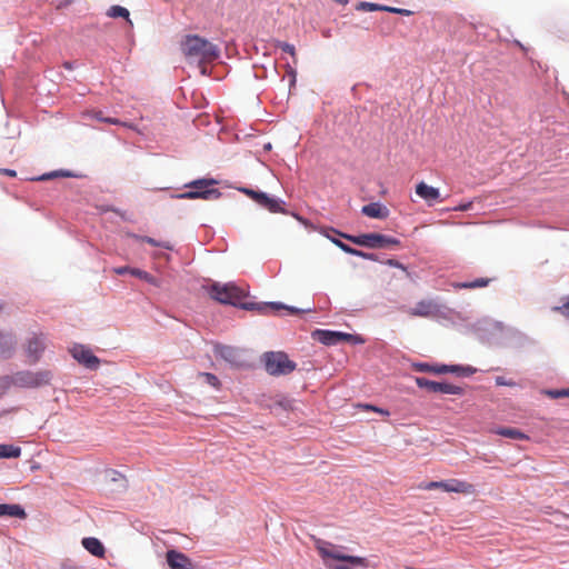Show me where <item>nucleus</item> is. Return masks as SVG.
Returning <instances> with one entry per match:
<instances>
[{
    "label": "nucleus",
    "mask_w": 569,
    "mask_h": 569,
    "mask_svg": "<svg viewBox=\"0 0 569 569\" xmlns=\"http://www.w3.org/2000/svg\"><path fill=\"white\" fill-rule=\"evenodd\" d=\"M108 16L112 18H124L128 20L129 11L121 6H112L108 11Z\"/></svg>",
    "instance_id": "nucleus-28"
},
{
    "label": "nucleus",
    "mask_w": 569,
    "mask_h": 569,
    "mask_svg": "<svg viewBox=\"0 0 569 569\" xmlns=\"http://www.w3.org/2000/svg\"><path fill=\"white\" fill-rule=\"evenodd\" d=\"M416 193L421 199H423L429 206H432L435 202L441 201L439 189L428 186L423 181L419 182L416 186Z\"/></svg>",
    "instance_id": "nucleus-16"
},
{
    "label": "nucleus",
    "mask_w": 569,
    "mask_h": 569,
    "mask_svg": "<svg viewBox=\"0 0 569 569\" xmlns=\"http://www.w3.org/2000/svg\"><path fill=\"white\" fill-rule=\"evenodd\" d=\"M57 176L69 177V176H70V173H68V172H66V173H64V172H61V173H59V172H52V173L43 174V176L40 178V180H47V179H50V178H52V177H57Z\"/></svg>",
    "instance_id": "nucleus-40"
},
{
    "label": "nucleus",
    "mask_w": 569,
    "mask_h": 569,
    "mask_svg": "<svg viewBox=\"0 0 569 569\" xmlns=\"http://www.w3.org/2000/svg\"><path fill=\"white\" fill-rule=\"evenodd\" d=\"M416 383L419 388L427 389L430 392H439V393H446V395H462L463 389L459 386H455L447 382H437L429 380L425 377H417Z\"/></svg>",
    "instance_id": "nucleus-10"
},
{
    "label": "nucleus",
    "mask_w": 569,
    "mask_h": 569,
    "mask_svg": "<svg viewBox=\"0 0 569 569\" xmlns=\"http://www.w3.org/2000/svg\"><path fill=\"white\" fill-rule=\"evenodd\" d=\"M316 549L320 555L325 566L329 569H350V567L347 565L335 563L336 561L347 562L352 566H359L362 568H367L369 566L366 558L345 555L341 552L342 547H338L325 540H318L316 542Z\"/></svg>",
    "instance_id": "nucleus-2"
},
{
    "label": "nucleus",
    "mask_w": 569,
    "mask_h": 569,
    "mask_svg": "<svg viewBox=\"0 0 569 569\" xmlns=\"http://www.w3.org/2000/svg\"><path fill=\"white\" fill-rule=\"evenodd\" d=\"M166 559L171 569H194L191 559L180 551H167Z\"/></svg>",
    "instance_id": "nucleus-14"
},
{
    "label": "nucleus",
    "mask_w": 569,
    "mask_h": 569,
    "mask_svg": "<svg viewBox=\"0 0 569 569\" xmlns=\"http://www.w3.org/2000/svg\"><path fill=\"white\" fill-rule=\"evenodd\" d=\"M471 207H472V202H466V203L459 204L453 210H456V211H468V210L471 209Z\"/></svg>",
    "instance_id": "nucleus-41"
},
{
    "label": "nucleus",
    "mask_w": 569,
    "mask_h": 569,
    "mask_svg": "<svg viewBox=\"0 0 569 569\" xmlns=\"http://www.w3.org/2000/svg\"><path fill=\"white\" fill-rule=\"evenodd\" d=\"M21 455V448L13 445H0V458H18Z\"/></svg>",
    "instance_id": "nucleus-27"
},
{
    "label": "nucleus",
    "mask_w": 569,
    "mask_h": 569,
    "mask_svg": "<svg viewBox=\"0 0 569 569\" xmlns=\"http://www.w3.org/2000/svg\"><path fill=\"white\" fill-rule=\"evenodd\" d=\"M82 545L91 555L96 557H103L104 547L99 539L93 537L84 538L82 540Z\"/></svg>",
    "instance_id": "nucleus-21"
},
{
    "label": "nucleus",
    "mask_w": 569,
    "mask_h": 569,
    "mask_svg": "<svg viewBox=\"0 0 569 569\" xmlns=\"http://www.w3.org/2000/svg\"><path fill=\"white\" fill-rule=\"evenodd\" d=\"M0 517H14L26 519L27 513L20 505H0Z\"/></svg>",
    "instance_id": "nucleus-20"
},
{
    "label": "nucleus",
    "mask_w": 569,
    "mask_h": 569,
    "mask_svg": "<svg viewBox=\"0 0 569 569\" xmlns=\"http://www.w3.org/2000/svg\"><path fill=\"white\" fill-rule=\"evenodd\" d=\"M132 239L136 241L147 242L153 247H160L164 248L167 250H172V246L167 241H157L153 238L147 237V236H138V234H130Z\"/></svg>",
    "instance_id": "nucleus-26"
},
{
    "label": "nucleus",
    "mask_w": 569,
    "mask_h": 569,
    "mask_svg": "<svg viewBox=\"0 0 569 569\" xmlns=\"http://www.w3.org/2000/svg\"><path fill=\"white\" fill-rule=\"evenodd\" d=\"M496 385L497 386H508V387H513L516 386V383L511 380H506L503 377H497L496 378Z\"/></svg>",
    "instance_id": "nucleus-39"
},
{
    "label": "nucleus",
    "mask_w": 569,
    "mask_h": 569,
    "mask_svg": "<svg viewBox=\"0 0 569 569\" xmlns=\"http://www.w3.org/2000/svg\"><path fill=\"white\" fill-rule=\"evenodd\" d=\"M318 335H319L320 341L328 346L337 345L341 341H349L352 338V336L349 333L329 331V330L318 331Z\"/></svg>",
    "instance_id": "nucleus-17"
},
{
    "label": "nucleus",
    "mask_w": 569,
    "mask_h": 569,
    "mask_svg": "<svg viewBox=\"0 0 569 569\" xmlns=\"http://www.w3.org/2000/svg\"><path fill=\"white\" fill-rule=\"evenodd\" d=\"M203 289L209 295V297L220 303L223 305H231L234 307H240L246 310H252L257 309L261 313H268L271 311H278L280 309H286L290 311L291 313H298L299 310L292 307H287L281 303H266V305H256V303H248L243 302V299L248 296V292L236 286L232 282L229 283H220V282H213L208 286H203Z\"/></svg>",
    "instance_id": "nucleus-1"
},
{
    "label": "nucleus",
    "mask_w": 569,
    "mask_h": 569,
    "mask_svg": "<svg viewBox=\"0 0 569 569\" xmlns=\"http://www.w3.org/2000/svg\"><path fill=\"white\" fill-rule=\"evenodd\" d=\"M383 11L393 12V13H398V14H402V16H410L411 14L410 10L399 9V8L388 7V6H386V8H383Z\"/></svg>",
    "instance_id": "nucleus-37"
},
{
    "label": "nucleus",
    "mask_w": 569,
    "mask_h": 569,
    "mask_svg": "<svg viewBox=\"0 0 569 569\" xmlns=\"http://www.w3.org/2000/svg\"><path fill=\"white\" fill-rule=\"evenodd\" d=\"M491 282L490 278H478L473 281L457 282L453 283L456 289H477L487 287Z\"/></svg>",
    "instance_id": "nucleus-24"
},
{
    "label": "nucleus",
    "mask_w": 569,
    "mask_h": 569,
    "mask_svg": "<svg viewBox=\"0 0 569 569\" xmlns=\"http://www.w3.org/2000/svg\"><path fill=\"white\" fill-rule=\"evenodd\" d=\"M547 393L555 399L562 398V397H569V388L562 389V390H550L547 391Z\"/></svg>",
    "instance_id": "nucleus-35"
},
{
    "label": "nucleus",
    "mask_w": 569,
    "mask_h": 569,
    "mask_svg": "<svg viewBox=\"0 0 569 569\" xmlns=\"http://www.w3.org/2000/svg\"><path fill=\"white\" fill-rule=\"evenodd\" d=\"M366 408H367V409H369V410H372V411L379 412V413H381V415H386V416H388V415H389V412H388V411H386V410H383V409H381V408H377V407H375V406H370V405H368V406H366Z\"/></svg>",
    "instance_id": "nucleus-44"
},
{
    "label": "nucleus",
    "mask_w": 569,
    "mask_h": 569,
    "mask_svg": "<svg viewBox=\"0 0 569 569\" xmlns=\"http://www.w3.org/2000/svg\"><path fill=\"white\" fill-rule=\"evenodd\" d=\"M443 491L462 495H473L476 492V488L470 482L452 478L443 480Z\"/></svg>",
    "instance_id": "nucleus-15"
},
{
    "label": "nucleus",
    "mask_w": 569,
    "mask_h": 569,
    "mask_svg": "<svg viewBox=\"0 0 569 569\" xmlns=\"http://www.w3.org/2000/svg\"><path fill=\"white\" fill-rule=\"evenodd\" d=\"M264 369L270 376H286L296 370V362L291 361L282 351H269L263 353Z\"/></svg>",
    "instance_id": "nucleus-6"
},
{
    "label": "nucleus",
    "mask_w": 569,
    "mask_h": 569,
    "mask_svg": "<svg viewBox=\"0 0 569 569\" xmlns=\"http://www.w3.org/2000/svg\"><path fill=\"white\" fill-rule=\"evenodd\" d=\"M417 368L421 372H431L436 375L455 373L458 376H470L476 372V369L471 367H463L458 365L419 363Z\"/></svg>",
    "instance_id": "nucleus-9"
},
{
    "label": "nucleus",
    "mask_w": 569,
    "mask_h": 569,
    "mask_svg": "<svg viewBox=\"0 0 569 569\" xmlns=\"http://www.w3.org/2000/svg\"><path fill=\"white\" fill-rule=\"evenodd\" d=\"M243 194L249 197L256 203L261 206L262 208L269 210L272 213H284V209L281 207V201L269 197L267 193L261 191H256L250 188H240L239 189Z\"/></svg>",
    "instance_id": "nucleus-8"
},
{
    "label": "nucleus",
    "mask_w": 569,
    "mask_h": 569,
    "mask_svg": "<svg viewBox=\"0 0 569 569\" xmlns=\"http://www.w3.org/2000/svg\"><path fill=\"white\" fill-rule=\"evenodd\" d=\"M278 48H280L286 53H289L293 58V63H297L295 46L287 43V42H279Z\"/></svg>",
    "instance_id": "nucleus-32"
},
{
    "label": "nucleus",
    "mask_w": 569,
    "mask_h": 569,
    "mask_svg": "<svg viewBox=\"0 0 569 569\" xmlns=\"http://www.w3.org/2000/svg\"><path fill=\"white\" fill-rule=\"evenodd\" d=\"M419 489H422V490L441 489V490H443V481L422 482L419 485Z\"/></svg>",
    "instance_id": "nucleus-33"
},
{
    "label": "nucleus",
    "mask_w": 569,
    "mask_h": 569,
    "mask_svg": "<svg viewBox=\"0 0 569 569\" xmlns=\"http://www.w3.org/2000/svg\"><path fill=\"white\" fill-rule=\"evenodd\" d=\"M383 8H386V6H380V4L372 3V2H360L358 6V9L365 10V11H378V10L383 11Z\"/></svg>",
    "instance_id": "nucleus-31"
},
{
    "label": "nucleus",
    "mask_w": 569,
    "mask_h": 569,
    "mask_svg": "<svg viewBox=\"0 0 569 569\" xmlns=\"http://www.w3.org/2000/svg\"><path fill=\"white\" fill-rule=\"evenodd\" d=\"M10 390L9 380L7 378V375L0 376V399L7 395V392Z\"/></svg>",
    "instance_id": "nucleus-34"
},
{
    "label": "nucleus",
    "mask_w": 569,
    "mask_h": 569,
    "mask_svg": "<svg viewBox=\"0 0 569 569\" xmlns=\"http://www.w3.org/2000/svg\"><path fill=\"white\" fill-rule=\"evenodd\" d=\"M113 271L117 274H126V273H130L131 268L130 267H118V268H114Z\"/></svg>",
    "instance_id": "nucleus-42"
},
{
    "label": "nucleus",
    "mask_w": 569,
    "mask_h": 569,
    "mask_svg": "<svg viewBox=\"0 0 569 569\" xmlns=\"http://www.w3.org/2000/svg\"><path fill=\"white\" fill-rule=\"evenodd\" d=\"M17 340L11 333L0 331V359H8L12 356Z\"/></svg>",
    "instance_id": "nucleus-18"
},
{
    "label": "nucleus",
    "mask_w": 569,
    "mask_h": 569,
    "mask_svg": "<svg viewBox=\"0 0 569 569\" xmlns=\"http://www.w3.org/2000/svg\"><path fill=\"white\" fill-rule=\"evenodd\" d=\"M96 119H98L99 121H102V119H106L104 117H102V112H97L94 114Z\"/></svg>",
    "instance_id": "nucleus-47"
},
{
    "label": "nucleus",
    "mask_w": 569,
    "mask_h": 569,
    "mask_svg": "<svg viewBox=\"0 0 569 569\" xmlns=\"http://www.w3.org/2000/svg\"><path fill=\"white\" fill-rule=\"evenodd\" d=\"M286 72L290 78V86H295L297 79V71L291 66L287 64Z\"/></svg>",
    "instance_id": "nucleus-38"
},
{
    "label": "nucleus",
    "mask_w": 569,
    "mask_h": 569,
    "mask_svg": "<svg viewBox=\"0 0 569 569\" xmlns=\"http://www.w3.org/2000/svg\"><path fill=\"white\" fill-rule=\"evenodd\" d=\"M217 184L213 179H198L186 184L190 188V191L182 192L173 196L176 199H203V200H216L219 199L221 192L212 186Z\"/></svg>",
    "instance_id": "nucleus-5"
},
{
    "label": "nucleus",
    "mask_w": 569,
    "mask_h": 569,
    "mask_svg": "<svg viewBox=\"0 0 569 569\" xmlns=\"http://www.w3.org/2000/svg\"><path fill=\"white\" fill-rule=\"evenodd\" d=\"M46 349V337L40 335H33L31 338L28 339L26 343V353L27 357L30 359V362L34 363L37 362L42 352Z\"/></svg>",
    "instance_id": "nucleus-11"
},
{
    "label": "nucleus",
    "mask_w": 569,
    "mask_h": 569,
    "mask_svg": "<svg viewBox=\"0 0 569 569\" xmlns=\"http://www.w3.org/2000/svg\"><path fill=\"white\" fill-rule=\"evenodd\" d=\"M130 274L138 277L147 282H150V283L154 282V278L150 273H148L143 270L137 269V268H131Z\"/></svg>",
    "instance_id": "nucleus-30"
},
{
    "label": "nucleus",
    "mask_w": 569,
    "mask_h": 569,
    "mask_svg": "<svg viewBox=\"0 0 569 569\" xmlns=\"http://www.w3.org/2000/svg\"><path fill=\"white\" fill-rule=\"evenodd\" d=\"M70 352L78 362L84 365L88 368L92 369L99 366V359L82 345H74L70 349Z\"/></svg>",
    "instance_id": "nucleus-12"
},
{
    "label": "nucleus",
    "mask_w": 569,
    "mask_h": 569,
    "mask_svg": "<svg viewBox=\"0 0 569 569\" xmlns=\"http://www.w3.org/2000/svg\"><path fill=\"white\" fill-rule=\"evenodd\" d=\"M102 122H107V123H110V124H122V126H127V123H123V122H120L118 119L116 118H106V119H102Z\"/></svg>",
    "instance_id": "nucleus-43"
},
{
    "label": "nucleus",
    "mask_w": 569,
    "mask_h": 569,
    "mask_svg": "<svg viewBox=\"0 0 569 569\" xmlns=\"http://www.w3.org/2000/svg\"><path fill=\"white\" fill-rule=\"evenodd\" d=\"M335 232L355 244L367 248H392L400 244L398 239L376 232L359 236L346 234L337 230H335Z\"/></svg>",
    "instance_id": "nucleus-7"
},
{
    "label": "nucleus",
    "mask_w": 569,
    "mask_h": 569,
    "mask_svg": "<svg viewBox=\"0 0 569 569\" xmlns=\"http://www.w3.org/2000/svg\"><path fill=\"white\" fill-rule=\"evenodd\" d=\"M0 173L9 176V177H16L17 176V172L14 170H11V169H0Z\"/></svg>",
    "instance_id": "nucleus-45"
},
{
    "label": "nucleus",
    "mask_w": 569,
    "mask_h": 569,
    "mask_svg": "<svg viewBox=\"0 0 569 569\" xmlns=\"http://www.w3.org/2000/svg\"><path fill=\"white\" fill-rule=\"evenodd\" d=\"M388 264L396 268H403V266L399 261L393 259L388 260Z\"/></svg>",
    "instance_id": "nucleus-46"
},
{
    "label": "nucleus",
    "mask_w": 569,
    "mask_h": 569,
    "mask_svg": "<svg viewBox=\"0 0 569 569\" xmlns=\"http://www.w3.org/2000/svg\"><path fill=\"white\" fill-rule=\"evenodd\" d=\"M181 50L186 58L199 63L212 62L220 56L218 46L197 34L186 36L181 43Z\"/></svg>",
    "instance_id": "nucleus-3"
},
{
    "label": "nucleus",
    "mask_w": 569,
    "mask_h": 569,
    "mask_svg": "<svg viewBox=\"0 0 569 569\" xmlns=\"http://www.w3.org/2000/svg\"><path fill=\"white\" fill-rule=\"evenodd\" d=\"M10 389L12 387L19 389H37L50 383L52 373L49 370H21L12 375H7Z\"/></svg>",
    "instance_id": "nucleus-4"
},
{
    "label": "nucleus",
    "mask_w": 569,
    "mask_h": 569,
    "mask_svg": "<svg viewBox=\"0 0 569 569\" xmlns=\"http://www.w3.org/2000/svg\"><path fill=\"white\" fill-rule=\"evenodd\" d=\"M2 310V305L0 303V311Z\"/></svg>",
    "instance_id": "nucleus-48"
},
{
    "label": "nucleus",
    "mask_w": 569,
    "mask_h": 569,
    "mask_svg": "<svg viewBox=\"0 0 569 569\" xmlns=\"http://www.w3.org/2000/svg\"><path fill=\"white\" fill-rule=\"evenodd\" d=\"M361 212L375 219H386L389 216V210L387 207L382 206L379 202H371L362 207Z\"/></svg>",
    "instance_id": "nucleus-19"
},
{
    "label": "nucleus",
    "mask_w": 569,
    "mask_h": 569,
    "mask_svg": "<svg viewBox=\"0 0 569 569\" xmlns=\"http://www.w3.org/2000/svg\"><path fill=\"white\" fill-rule=\"evenodd\" d=\"M553 310L569 319V297L568 300L562 306L555 307Z\"/></svg>",
    "instance_id": "nucleus-36"
},
{
    "label": "nucleus",
    "mask_w": 569,
    "mask_h": 569,
    "mask_svg": "<svg viewBox=\"0 0 569 569\" xmlns=\"http://www.w3.org/2000/svg\"><path fill=\"white\" fill-rule=\"evenodd\" d=\"M199 377H201L208 385L212 386L216 389L220 388V381L213 373L210 372H200Z\"/></svg>",
    "instance_id": "nucleus-29"
},
{
    "label": "nucleus",
    "mask_w": 569,
    "mask_h": 569,
    "mask_svg": "<svg viewBox=\"0 0 569 569\" xmlns=\"http://www.w3.org/2000/svg\"><path fill=\"white\" fill-rule=\"evenodd\" d=\"M493 432L496 435H499V436H502L506 438H510V439H515V440H527L528 439V436L526 433H523L522 431H520L519 429H516V428L501 427V428L496 429Z\"/></svg>",
    "instance_id": "nucleus-23"
},
{
    "label": "nucleus",
    "mask_w": 569,
    "mask_h": 569,
    "mask_svg": "<svg viewBox=\"0 0 569 569\" xmlns=\"http://www.w3.org/2000/svg\"><path fill=\"white\" fill-rule=\"evenodd\" d=\"M406 312L411 317H433L439 312L438 305L432 300H421L413 308H409Z\"/></svg>",
    "instance_id": "nucleus-13"
},
{
    "label": "nucleus",
    "mask_w": 569,
    "mask_h": 569,
    "mask_svg": "<svg viewBox=\"0 0 569 569\" xmlns=\"http://www.w3.org/2000/svg\"><path fill=\"white\" fill-rule=\"evenodd\" d=\"M330 240L346 253L361 257V258L369 259V260H376V257L373 253H368V252H363V251L357 250L355 248H351L350 246L346 244L345 242H342L336 238H330Z\"/></svg>",
    "instance_id": "nucleus-22"
},
{
    "label": "nucleus",
    "mask_w": 569,
    "mask_h": 569,
    "mask_svg": "<svg viewBox=\"0 0 569 569\" xmlns=\"http://www.w3.org/2000/svg\"><path fill=\"white\" fill-rule=\"evenodd\" d=\"M216 352L218 356H220L222 359H224L228 362L236 363L238 359V351L237 349L229 347V346H219L216 348Z\"/></svg>",
    "instance_id": "nucleus-25"
}]
</instances>
